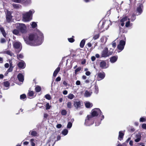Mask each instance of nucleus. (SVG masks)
I'll list each match as a JSON object with an SVG mask.
<instances>
[{"instance_id":"obj_63","label":"nucleus","mask_w":146,"mask_h":146,"mask_svg":"<svg viewBox=\"0 0 146 146\" xmlns=\"http://www.w3.org/2000/svg\"><path fill=\"white\" fill-rule=\"evenodd\" d=\"M62 125L60 124H59L56 125V127L58 128H60L62 127Z\"/></svg>"},{"instance_id":"obj_48","label":"nucleus","mask_w":146,"mask_h":146,"mask_svg":"<svg viewBox=\"0 0 146 146\" xmlns=\"http://www.w3.org/2000/svg\"><path fill=\"white\" fill-rule=\"evenodd\" d=\"M72 125V123L71 122H68L67 125V128H70Z\"/></svg>"},{"instance_id":"obj_18","label":"nucleus","mask_w":146,"mask_h":146,"mask_svg":"<svg viewBox=\"0 0 146 146\" xmlns=\"http://www.w3.org/2000/svg\"><path fill=\"white\" fill-rule=\"evenodd\" d=\"M92 92L90 91L86 90L84 94V96L86 97H88L90 96Z\"/></svg>"},{"instance_id":"obj_5","label":"nucleus","mask_w":146,"mask_h":146,"mask_svg":"<svg viewBox=\"0 0 146 146\" xmlns=\"http://www.w3.org/2000/svg\"><path fill=\"white\" fill-rule=\"evenodd\" d=\"M102 112L99 108H95L92 110L91 115H90L93 118L94 117L97 116L98 115H102Z\"/></svg>"},{"instance_id":"obj_50","label":"nucleus","mask_w":146,"mask_h":146,"mask_svg":"<svg viewBox=\"0 0 146 146\" xmlns=\"http://www.w3.org/2000/svg\"><path fill=\"white\" fill-rule=\"evenodd\" d=\"M17 58L18 59L20 58H22L23 57V56L22 54H20L19 55H17Z\"/></svg>"},{"instance_id":"obj_47","label":"nucleus","mask_w":146,"mask_h":146,"mask_svg":"<svg viewBox=\"0 0 146 146\" xmlns=\"http://www.w3.org/2000/svg\"><path fill=\"white\" fill-rule=\"evenodd\" d=\"M45 98L47 99L50 100L51 99L50 96L48 94H47L45 96Z\"/></svg>"},{"instance_id":"obj_27","label":"nucleus","mask_w":146,"mask_h":146,"mask_svg":"<svg viewBox=\"0 0 146 146\" xmlns=\"http://www.w3.org/2000/svg\"><path fill=\"white\" fill-rule=\"evenodd\" d=\"M67 98L70 100H72L75 98V96L73 94L70 93L68 95Z\"/></svg>"},{"instance_id":"obj_32","label":"nucleus","mask_w":146,"mask_h":146,"mask_svg":"<svg viewBox=\"0 0 146 146\" xmlns=\"http://www.w3.org/2000/svg\"><path fill=\"white\" fill-rule=\"evenodd\" d=\"M68 130L66 129H65L62 131V133L64 135H66L68 134Z\"/></svg>"},{"instance_id":"obj_1","label":"nucleus","mask_w":146,"mask_h":146,"mask_svg":"<svg viewBox=\"0 0 146 146\" xmlns=\"http://www.w3.org/2000/svg\"><path fill=\"white\" fill-rule=\"evenodd\" d=\"M25 42L31 46H37L42 44L43 41V34L38 30H37L33 33L30 34L29 40L23 38Z\"/></svg>"},{"instance_id":"obj_39","label":"nucleus","mask_w":146,"mask_h":146,"mask_svg":"<svg viewBox=\"0 0 146 146\" xmlns=\"http://www.w3.org/2000/svg\"><path fill=\"white\" fill-rule=\"evenodd\" d=\"M139 121L140 122H143L146 121V118L145 117H141L139 119Z\"/></svg>"},{"instance_id":"obj_35","label":"nucleus","mask_w":146,"mask_h":146,"mask_svg":"<svg viewBox=\"0 0 146 146\" xmlns=\"http://www.w3.org/2000/svg\"><path fill=\"white\" fill-rule=\"evenodd\" d=\"M13 33L15 35H20L19 31L17 29H15L13 31Z\"/></svg>"},{"instance_id":"obj_58","label":"nucleus","mask_w":146,"mask_h":146,"mask_svg":"<svg viewBox=\"0 0 146 146\" xmlns=\"http://www.w3.org/2000/svg\"><path fill=\"white\" fill-rule=\"evenodd\" d=\"M142 127L144 129H146V124L143 123L142 125Z\"/></svg>"},{"instance_id":"obj_16","label":"nucleus","mask_w":146,"mask_h":146,"mask_svg":"<svg viewBox=\"0 0 146 146\" xmlns=\"http://www.w3.org/2000/svg\"><path fill=\"white\" fill-rule=\"evenodd\" d=\"M18 66L22 69H23L25 67V65L24 62L21 60V62H19L17 64Z\"/></svg>"},{"instance_id":"obj_14","label":"nucleus","mask_w":146,"mask_h":146,"mask_svg":"<svg viewBox=\"0 0 146 146\" xmlns=\"http://www.w3.org/2000/svg\"><path fill=\"white\" fill-rule=\"evenodd\" d=\"M128 17L127 16H123L122 19L120 20V22H121V25L123 27L124 25V22L125 21H127L128 20Z\"/></svg>"},{"instance_id":"obj_6","label":"nucleus","mask_w":146,"mask_h":146,"mask_svg":"<svg viewBox=\"0 0 146 146\" xmlns=\"http://www.w3.org/2000/svg\"><path fill=\"white\" fill-rule=\"evenodd\" d=\"M93 118L90 115H88L85 119V124L87 126H90L94 123Z\"/></svg>"},{"instance_id":"obj_25","label":"nucleus","mask_w":146,"mask_h":146,"mask_svg":"<svg viewBox=\"0 0 146 146\" xmlns=\"http://www.w3.org/2000/svg\"><path fill=\"white\" fill-rule=\"evenodd\" d=\"M4 53L6 54L11 56H12L14 55L13 53H12L11 51L9 50H6L4 51Z\"/></svg>"},{"instance_id":"obj_59","label":"nucleus","mask_w":146,"mask_h":146,"mask_svg":"<svg viewBox=\"0 0 146 146\" xmlns=\"http://www.w3.org/2000/svg\"><path fill=\"white\" fill-rule=\"evenodd\" d=\"M81 82L80 81L77 80L76 83V84L77 85H79L80 84Z\"/></svg>"},{"instance_id":"obj_34","label":"nucleus","mask_w":146,"mask_h":146,"mask_svg":"<svg viewBox=\"0 0 146 146\" xmlns=\"http://www.w3.org/2000/svg\"><path fill=\"white\" fill-rule=\"evenodd\" d=\"M67 107L68 108H72V103L70 102H68L66 104Z\"/></svg>"},{"instance_id":"obj_51","label":"nucleus","mask_w":146,"mask_h":146,"mask_svg":"<svg viewBox=\"0 0 146 146\" xmlns=\"http://www.w3.org/2000/svg\"><path fill=\"white\" fill-rule=\"evenodd\" d=\"M46 109L49 110L50 109L51 106L49 105V103H47L46 105Z\"/></svg>"},{"instance_id":"obj_44","label":"nucleus","mask_w":146,"mask_h":146,"mask_svg":"<svg viewBox=\"0 0 146 146\" xmlns=\"http://www.w3.org/2000/svg\"><path fill=\"white\" fill-rule=\"evenodd\" d=\"M31 25L32 28H34L36 26L37 24L35 22H32Z\"/></svg>"},{"instance_id":"obj_2","label":"nucleus","mask_w":146,"mask_h":146,"mask_svg":"<svg viewBox=\"0 0 146 146\" xmlns=\"http://www.w3.org/2000/svg\"><path fill=\"white\" fill-rule=\"evenodd\" d=\"M35 11L33 9H31L28 12H25L22 14V20L25 22L30 21L32 19L33 14L35 13Z\"/></svg>"},{"instance_id":"obj_55","label":"nucleus","mask_w":146,"mask_h":146,"mask_svg":"<svg viewBox=\"0 0 146 146\" xmlns=\"http://www.w3.org/2000/svg\"><path fill=\"white\" fill-rule=\"evenodd\" d=\"M68 40L70 42H73L74 41V40L72 38H68Z\"/></svg>"},{"instance_id":"obj_42","label":"nucleus","mask_w":146,"mask_h":146,"mask_svg":"<svg viewBox=\"0 0 146 146\" xmlns=\"http://www.w3.org/2000/svg\"><path fill=\"white\" fill-rule=\"evenodd\" d=\"M100 36V35L99 34H97L94 35L93 38L94 40H96L98 39Z\"/></svg>"},{"instance_id":"obj_56","label":"nucleus","mask_w":146,"mask_h":146,"mask_svg":"<svg viewBox=\"0 0 146 146\" xmlns=\"http://www.w3.org/2000/svg\"><path fill=\"white\" fill-rule=\"evenodd\" d=\"M95 92L96 94H98V86H95Z\"/></svg>"},{"instance_id":"obj_17","label":"nucleus","mask_w":146,"mask_h":146,"mask_svg":"<svg viewBox=\"0 0 146 146\" xmlns=\"http://www.w3.org/2000/svg\"><path fill=\"white\" fill-rule=\"evenodd\" d=\"M17 78L19 81L23 82L24 80V76L21 74L20 73L17 76Z\"/></svg>"},{"instance_id":"obj_10","label":"nucleus","mask_w":146,"mask_h":146,"mask_svg":"<svg viewBox=\"0 0 146 146\" xmlns=\"http://www.w3.org/2000/svg\"><path fill=\"white\" fill-rule=\"evenodd\" d=\"M110 54L108 53V48L105 47L101 52V56L102 57H106L108 56Z\"/></svg>"},{"instance_id":"obj_19","label":"nucleus","mask_w":146,"mask_h":146,"mask_svg":"<svg viewBox=\"0 0 146 146\" xmlns=\"http://www.w3.org/2000/svg\"><path fill=\"white\" fill-rule=\"evenodd\" d=\"M117 59V57L113 56L111 57L110 59V61L112 63L115 62Z\"/></svg>"},{"instance_id":"obj_60","label":"nucleus","mask_w":146,"mask_h":146,"mask_svg":"<svg viewBox=\"0 0 146 146\" xmlns=\"http://www.w3.org/2000/svg\"><path fill=\"white\" fill-rule=\"evenodd\" d=\"M112 46L114 48L116 47V44L115 42V41H113L112 42Z\"/></svg>"},{"instance_id":"obj_3","label":"nucleus","mask_w":146,"mask_h":146,"mask_svg":"<svg viewBox=\"0 0 146 146\" xmlns=\"http://www.w3.org/2000/svg\"><path fill=\"white\" fill-rule=\"evenodd\" d=\"M17 28L22 33H26L27 28L25 24L23 23H17L15 24Z\"/></svg>"},{"instance_id":"obj_29","label":"nucleus","mask_w":146,"mask_h":146,"mask_svg":"<svg viewBox=\"0 0 146 146\" xmlns=\"http://www.w3.org/2000/svg\"><path fill=\"white\" fill-rule=\"evenodd\" d=\"M129 19L131 21H133L136 19L135 15L134 14H132Z\"/></svg>"},{"instance_id":"obj_57","label":"nucleus","mask_w":146,"mask_h":146,"mask_svg":"<svg viewBox=\"0 0 146 146\" xmlns=\"http://www.w3.org/2000/svg\"><path fill=\"white\" fill-rule=\"evenodd\" d=\"M85 83L86 84L89 83L91 82V83H92V81L90 79H87L85 81Z\"/></svg>"},{"instance_id":"obj_12","label":"nucleus","mask_w":146,"mask_h":146,"mask_svg":"<svg viewBox=\"0 0 146 146\" xmlns=\"http://www.w3.org/2000/svg\"><path fill=\"white\" fill-rule=\"evenodd\" d=\"M100 66L102 69H105L108 68L109 66L107 64L105 60H102L100 62L99 64Z\"/></svg>"},{"instance_id":"obj_37","label":"nucleus","mask_w":146,"mask_h":146,"mask_svg":"<svg viewBox=\"0 0 146 146\" xmlns=\"http://www.w3.org/2000/svg\"><path fill=\"white\" fill-rule=\"evenodd\" d=\"M12 16L6 17V19L7 22L9 23L11 21Z\"/></svg>"},{"instance_id":"obj_61","label":"nucleus","mask_w":146,"mask_h":146,"mask_svg":"<svg viewBox=\"0 0 146 146\" xmlns=\"http://www.w3.org/2000/svg\"><path fill=\"white\" fill-rule=\"evenodd\" d=\"M6 40L4 38H2L1 39V43H4L5 42Z\"/></svg>"},{"instance_id":"obj_26","label":"nucleus","mask_w":146,"mask_h":146,"mask_svg":"<svg viewBox=\"0 0 146 146\" xmlns=\"http://www.w3.org/2000/svg\"><path fill=\"white\" fill-rule=\"evenodd\" d=\"M85 106L87 108H90L92 106V104L89 102H86L85 104Z\"/></svg>"},{"instance_id":"obj_23","label":"nucleus","mask_w":146,"mask_h":146,"mask_svg":"<svg viewBox=\"0 0 146 146\" xmlns=\"http://www.w3.org/2000/svg\"><path fill=\"white\" fill-rule=\"evenodd\" d=\"M29 134H31V135L33 136H36L37 135V133L36 131L33 130L30 131L29 132Z\"/></svg>"},{"instance_id":"obj_31","label":"nucleus","mask_w":146,"mask_h":146,"mask_svg":"<svg viewBox=\"0 0 146 146\" xmlns=\"http://www.w3.org/2000/svg\"><path fill=\"white\" fill-rule=\"evenodd\" d=\"M137 11L138 13L137 15H139L141 14L142 12V10L141 8L140 7H138L137 9Z\"/></svg>"},{"instance_id":"obj_43","label":"nucleus","mask_w":146,"mask_h":146,"mask_svg":"<svg viewBox=\"0 0 146 146\" xmlns=\"http://www.w3.org/2000/svg\"><path fill=\"white\" fill-rule=\"evenodd\" d=\"M4 85L6 87H8L9 86V83L8 81H5L3 83Z\"/></svg>"},{"instance_id":"obj_64","label":"nucleus","mask_w":146,"mask_h":146,"mask_svg":"<svg viewBox=\"0 0 146 146\" xmlns=\"http://www.w3.org/2000/svg\"><path fill=\"white\" fill-rule=\"evenodd\" d=\"M91 59L92 61H94L95 60L96 58L94 56H92L91 58Z\"/></svg>"},{"instance_id":"obj_9","label":"nucleus","mask_w":146,"mask_h":146,"mask_svg":"<svg viewBox=\"0 0 146 146\" xmlns=\"http://www.w3.org/2000/svg\"><path fill=\"white\" fill-rule=\"evenodd\" d=\"M55 138L54 136H52L48 140L47 144L48 146H53L55 143V141L54 139Z\"/></svg>"},{"instance_id":"obj_45","label":"nucleus","mask_w":146,"mask_h":146,"mask_svg":"<svg viewBox=\"0 0 146 146\" xmlns=\"http://www.w3.org/2000/svg\"><path fill=\"white\" fill-rule=\"evenodd\" d=\"M26 96L25 94H23L20 95V98L21 100L24 99L26 98Z\"/></svg>"},{"instance_id":"obj_46","label":"nucleus","mask_w":146,"mask_h":146,"mask_svg":"<svg viewBox=\"0 0 146 146\" xmlns=\"http://www.w3.org/2000/svg\"><path fill=\"white\" fill-rule=\"evenodd\" d=\"M61 114L62 115H66L67 114V111L65 110H62L61 111Z\"/></svg>"},{"instance_id":"obj_62","label":"nucleus","mask_w":146,"mask_h":146,"mask_svg":"<svg viewBox=\"0 0 146 146\" xmlns=\"http://www.w3.org/2000/svg\"><path fill=\"white\" fill-rule=\"evenodd\" d=\"M61 80V78L60 77H57L56 79L55 80L56 81L58 82L60 81Z\"/></svg>"},{"instance_id":"obj_52","label":"nucleus","mask_w":146,"mask_h":146,"mask_svg":"<svg viewBox=\"0 0 146 146\" xmlns=\"http://www.w3.org/2000/svg\"><path fill=\"white\" fill-rule=\"evenodd\" d=\"M101 123V121H96L95 123V126H98Z\"/></svg>"},{"instance_id":"obj_30","label":"nucleus","mask_w":146,"mask_h":146,"mask_svg":"<svg viewBox=\"0 0 146 146\" xmlns=\"http://www.w3.org/2000/svg\"><path fill=\"white\" fill-rule=\"evenodd\" d=\"M12 5L14 8L17 9L21 7V5L18 4L14 3Z\"/></svg>"},{"instance_id":"obj_11","label":"nucleus","mask_w":146,"mask_h":146,"mask_svg":"<svg viewBox=\"0 0 146 146\" xmlns=\"http://www.w3.org/2000/svg\"><path fill=\"white\" fill-rule=\"evenodd\" d=\"M81 102L78 100H76L74 101V105L76 109L80 108L81 106Z\"/></svg>"},{"instance_id":"obj_22","label":"nucleus","mask_w":146,"mask_h":146,"mask_svg":"<svg viewBox=\"0 0 146 146\" xmlns=\"http://www.w3.org/2000/svg\"><path fill=\"white\" fill-rule=\"evenodd\" d=\"M133 25L132 23H130V19L128 18V21L125 23V26L126 27H129Z\"/></svg>"},{"instance_id":"obj_7","label":"nucleus","mask_w":146,"mask_h":146,"mask_svg":"<svg viewBox=\"0 0 146 146\" xmlns=\"http://www.w3.org/2000/svg\"><path fill=\"white\" fill-rule=\"evenodd\" d=\"M14 47L17 49H18V50L17 51L18 52H19L21 50L22 48L21 44V43L19 42H15L13 43Z\"/></svg>"},{"instance_id":"obj_41","label":"nucleus","mask_w":146,"mask_h":146,"mask_svg":"<svg viewBox=\"0 0 146 146\" xmlns=\"http://www.w3.org/2000/svg\"><path fill=\"white\" fill-rule=\"evenodd\" d=\"M34 92L33 91H29L28 93V95L30 97H33L34 95Z\"/></svg>"},{"instance_id":"obj_38","label":"nucleus","mask_w":146,"mask_h":146,"mask_svg":"<svg viewBox=\"0 0 146 146\" xmlns=\"http://www.w3.org/2000/svg\"><path fill=\"white\" fill-rule=\"evenodd\" d=\"M0 30L3 36L5 37L6 36V34L5 32V30L4 29L2 28H0Z\"/></svg>"},{"instance_id":"obj_36","label":"nucleus","mask_w":146,"mask_h":146,"mask_svg":"<svg viewBox=\"0 0 146 146\" xmlns=\"http://www.w3.org/2000/svg\"><path fill=\"white\" fill-rule=\"evenodd\" d=\"M41 90V88L40 87L38 86H36L35 88V90L37 92H40Z\"/></svg>"},{"instance_id":"obj_20","label":"nucleus","mask_w":146,"mask_h":146,"mask_svg":"<svg viewBox=\"0 0 146 146\" xmlns=\"http://www.w3.org/2000/svg\"><path fill=\"white\" fill-rule=\"evenodd\" d=\"M60 68L59 67H58V68H57L54 71L53 74V76L54 77H56L57 75V74L58 72H59L60 70Z\"/></svg>"},{"instance_id":"obj_49","label":"nucleus","mask_w":146,"mask_h":146,"mask_svg":"<svg viewBox=\"0 0 146 146\" xmlns=\"http://www.w3.org/2000/svg\"><path fill=\"white\" fill-rule=\"evenodd\" d=\"M17 3H20L24 1L23 0H11Z\"/></svg>"},{"instance_id":"obj_4","label":"nucleus","mask_w":146,"mask_h":146,"mask_svg":"<svg viewBox=\"0 0 146 146\" xmlns=\"http://www.w3.org/2000/svg\"><path fill=\"white\" fill-rule=\"evenodd\" d=\"M123 39L120 41L119 44L117 45V48L120 50L118 52H120L124 48L126 41V38L124 36H123Z\"/></svg>"},{"instance_id":"obj_28","label":"nucleus","mask_w":146,"mask_h":146,"mask_svg":"<svg viewBox=\"0 0 146 146\" xmlns=\"http://www.w3.org/2000/svg\"><path fill=\"white\" fill-rule=\"evenodd\" d=\"M85 42V40H82L80 44V46L81 48H83L84 46Z\"/></svg>"},{"instance_id":"obj_24","label":"nucleus","mask_w":146,"mask_h":146,"mask_svg":"<svg viewBox=\"0 0 146 146\" xmlns=\"http://www.w3.org/2000/svg\"><path fill=\"white\" fill-rule=\"evenodd\" d=\"M35 139L33 138L31 139H30V141L31 146H35Z\"/></svg>"},{"instance_id":"obj_21","label":"nucleus","mask_w":146,"mask_h":146,"mask_svg":"<svg viewBox=\"0 0 146 146\" xmlns=\"http://www.w3.org/2000/svg\"><path fill=\"white\" fill-rule=\"evenodd\" d=\"M124 135V133L121 131H119L118 139L121 140V139L123 138Z\"/></svg>"},{"instance_id":"obj_8","label":"nucleus","mask_w":146,"mask_h":146,"mask_svg":"<svg viewBox=\"0 0 146 146\" xmlns=\"http://www.w3.org/2000/svg\"><path fill=\"white\" fill-rule=\"evenodd\" d=\"M108 23L109 21H106L103 22L102 23V26L100 27V23L99 25V28L101 30L102 29H104L103 30L104 31L105 30H107L109 27V26L108 25Z\"/></svg>"},{"instance_id":"obj_15","label":"nucleus","mask_w":146,"mask_h":146,"mask_svg":"<svg viewBox=\"0 0 146 146\" xmlns=\"http://www.w3.org/2000/svg\"><path fill=\"white\" fill-rule=\"evenodd\" d=\"M136 139H135V141L136 142H139L141 139V134L140 133H138L135 135Z\"/></svg>"},{"instance_id":"obj_33","label":"nucleus","mask_w":146,"mask_h":146,"mask_svg":"<svg viewBox=\"0 0 146 146\" xmlns=\"http://www.w3.org/2000/svg\"><path fill=\"white\" fill-rule=\"evenodd\" d=\"M81 69V67H79L75 70L74 72V75H76L77 73V72L80 70Z\"/></svg>"},{"instance_id":"obj_13","label":"nucleus","mask_w":146,"mask_h":146,"mask_svg":"<svg viewBox=\"0 0 146 146\" xmlns=\"http://www.w3.org/2000/svg\"><path fill=\"white\" fill-rule=\"evenodd\" d=\"M97 76L99 78L98 80L100 81L103 79L104 78L105 76V74L104 72H100L98 74Z\"/></svg>"},{"instance_id":"obj_53","label":"nucleus","mask_w":146,"mask_h":146,"mask_svg":"<svg viewBox=\"0 0 146 146\" xmlns=\"http://www.w3.org/2000/svg\"><path fill=\"white\" fill-rule=\"evenodd\" d=\"M13 67H9V68L7 71L6 72H7V73H8L9 72H12L13 70Z\"/></svg>"},{"instance_id":"obj_54","label":"nucleus","mask_w":146,"mask_h":146,"mask_svg":"<svg viewBox=\"0 0 146 146\" xmlns=\"http://www.w3.org/2000/svg\"><path fill=\"white\" fill-rule=\"evenodd\" d=\"M10 16H12L11 15V13L10 11H7V13H6V17H10Z\"/></svg>"},{"instance_id":"obj_40","label":"nucleus","mask_w":146,"mask_h":146,"mask_svg":"<svg viewBox=\"0 0 146 146\" xmlns=\"http://www.w3.org/2000/svg\"><path fill=\"white\" fill-rule=\"evenodd\" d=\"M107 40V38L106 37H103L101 39V41L103 43H105Z\"/></svg>"}]
</instances>
